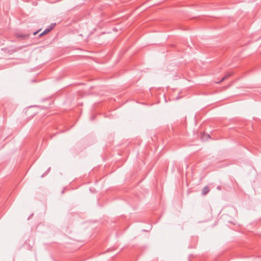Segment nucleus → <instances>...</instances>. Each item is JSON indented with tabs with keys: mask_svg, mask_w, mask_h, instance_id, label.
I'll return each mask as SVG.
<instances>
[{
	"mask_svg": "<svg viewBox=\"0 0 261 261\" xmlns=\"http://www.w3.org/2000/svg\"><path fill=\"white\" fill-rule=\"evenodd\" d=\"M53 28V27H51L50 28L46 29L42 33H41L39 35V36H43L44 35H45V34H47L48 33H49L51 30V29Z\"/></svg>",
	"mask_w": 261,
	"mask_h": 261,
	"instance_id": "obj_1",
	"label": "nucleus"
},
{
	"mask_svg": "<svg viewBox=\"0 0 261 261\" xmlns=\"http://www.w3.org/2000/svg\"><path fill=\"white\" fill-rule=\"evenodd\" d=\"M209 191L210 190L208 187L207 186H205L202 189V194L203 195H205L209 192Z\"/></svg>",
	"mask_w": 261,
	"mask_h": 261,
	"instance_id": "obj_2",
	"label": "nucleus"
},
{
	"mask_svg": "<svg viewBox=\"0 0 261 261\" xmlns=\"http://www.w3.org/2000/svg\"><path fill=\"white\" fill-rule=\"evenodd\" d=\"M232 75V73L228 72L227 73L219 82H217V83H219L227 79L228 77Z\"/></svg>",
	"mask_w": 261,
	"mask_h": 261,
	"instance_id": "obj_3",
	"label": "nucleus"
},
{
	"mask_svg": "<svg viewBox=\"0 0 261 261\" xmlns=\"http://www.w3.org/2000/svg\"><path fill=\"white\" fill-rule=\"evenodd\" d=\"M232 75V73L228 72L227 73L219 82H217V83H219L227 79L228 77Z\"/></svg>",
	"mask_w": 261,
	"mask_h": 261,
	"instance_id": "obj_4",
	"label": "nucleus"
},
{
	"mask_svg": "<svg viewBox=\"0 0 261 261\" xmlns=\"http://www.w3.org/2000/svg\"><path fill=\"white\" fill-rule=\"evenodd\" d=\"M18 37H22V38H26L29 36L28 35H22V34H19L17 35Z\"/></svg>",
	"mask_w": 261,
	"mask_h": 261,
	"instance_id": "obj_5",
	"label": "nucleus"
},
{
	"mask_svg": "<svg viewBox=\"0 0 261 261\" xmlns=\"http://www.w3.org/2000/svg\"><path fill=\"white\" fill-rule=\"evenodd\" d=\"M217 189L218 190H220L221 189V187H220V186H218L217 187Z\"/></svg>",
	"mask_w": 261,
	"mask_h": 261,
	"instance_id": "obj_6",
	"label": "nucleus"
},
{
	"mask_svg": "<svg viewBox=\"0 0 261 261\" xmlns=\"http://www.w3.org/2000/svg\"><path fill=\"white\" fill-rule=\"evenodd\" d=\"M38 32H39V31L35 32H34L33 34V35H36V34L38 33Z\"/></svg>",
	"mask_w": 261,
	"mask_h": 261,
	"instance_id": "obj_7",
	"label": "nucleus"
}]
</instances>
